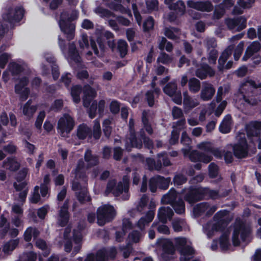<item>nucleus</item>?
Here are the masks:
<instances>
[{
    "label": "nucleus",
    "mask_w": 261,
    "mask_h": 261,
    "mask_svg": "<svg viewBox=\"0 0 261 261\" xmlns=\"http://www.w3.org/2000/svg\"><path fill=\"white\" fill-rule=\"evenodd\" d=\"M260 48V43L258 41H254L247 47V49L251 53V54L253 55L254 53L258 52Z\"/></svg>",
    "instance_id": "bf43d9fd"
},
{
    "label": "nucleus",
    "mask_w": 261,
    "mask_h": 261,
    "mask_svg": "<svg viewBox=\"0 0 261 261\" xmlns=\"http://www.w3.org/2000/svg\"><path fill=\"white\" fill-rule=\"evenodd\" d=\"M250 233V229L245 224L240 221L236 223L233 226V230L232 236V242L234 246H239L241 242L239 236L243 242H245Z\"/></svg>",
    "instance_id": "39448f33"
},
{
    "label": "nucleus",
    "mask_w": 261,
    "mask_h": 261,
    "mask_svg": "<svg viewBox=\"0 0 261 261\" xmlns=\"http://www.w3.org/2000/svg\"><path fill=\"white\" fill-rule=\"evenodd\" d=\"M83 91L84 95L92 98H94L97 95V92L95 89L88 84L84 86Z\"/></svg>",
    "instance_id": "49530a36"
},
{
    "label": "nucleus",
    "mask_w": 261,
    "mask_h": 261,
    "mask_svg": "<svg viewBox=\"0 0 261 261\" xmlns=\"http://www.w3.org/2000/svg\"><path fill=\"white\" fill-rule=\"evenodd\" d=\"M5 11L2 14L3 19L11 24L20 21L24 14L22 6H17L14 9L11 6L7 7Z\"/></svg>",
    "instance_id": "423d86ee"
},
{
    "label": "nucleus",
    "mask_w": 261,
    "mask_h": 261,
    "mask_svg": "<svg viewBox=\"0 0 261 261\" xmlns=\"http://www.w3.org/2000/svg\"><path fill=\"white\" fill-rule=\"evenodd\" d=\"M210 204L207 202H203L196 205L193 208V212L195 215L199 217L202 216L209 208Z\"/></svg>",
    "instance_id": "c9c22d12"
},
{
    "label": "nucleus",
    "mask_w": 261,
    "mask_h": 261,
    "mask_svg": "<svg viewBox=\"0 0 261 261\" xmlns=\"http://www.w3.org/2000/svg\"><path fill=\"white\" fill-rule=\"evenodd\" d=\"M68 209L69 200L66 199L58 212V223L61 227L66 226L69 222L70 214Z\"/></svg>",
    "instance_id": "9d476101"
},
{
    "label": "nucleus",
    "mask_w": 261,
    "mask_h": 261,
    "mask_svg": "<svg viewBox=\"0 0 261 261\" xmlns=\"http://www.w3.org/2000/svg\"><path fill=\"white\" fill-rule=\"evenodd\" d=\"M215 221L217 222L213 225L212 229L216 231H224L229 222L227 219H220Z\"/></svg>",
    "instance_id": "e433bc0d"
},
{
    "label": "nucleus",
    "mask_w": 261,
    "mask_h": 261,
    "mask_svg": "<svg viewBox=\"0 0 261 261\" xmlns=\"http://www.w3.org/2000/svg\"><path fill=\"white\" fill-rule=\"evenodd\" d=\"M245 129L248 138L259 137L261 134V121H250L246 125Z\"/></svg>",
    "instance_id": "f8f14e48"
},
{
    "label": "nucleus",
    "mask_w": 261,
    "mask_h": 261,
    "mask_svg": "<svg viewBox=\"0 0 261 261\" xmlns=\"http://www.w3.org/2000/svg\"><path fill=\"white\" fill-rule=\"evenodd\" d=\"M240 136L238 140V142L235 143L233 147V155L237 159H241L246 158L248 153L249 146L245 134Z\"/></svg>",
    "instance_id": "6e6552de"
},
{
    "label": "nucleus",
    "mask_w": 261,
    "mask_h": 261,
    "mask_svg": "<svg viewBox=\"0 0 261 261\" xmlns=\"http://www.w3.org/2000/svg\"><path fill=\"white\" fill-rule=\"evenodd\" d=\"M128 45L126 41L120 39L118 41L117 49L121 58L125 57L127 53Z\"/></svg>",
    "instance_id": "ea45409f"
},
{
    "label": "nucleus",
    "mask_w": 261,
    "mask_h": 261,
    "mask_svg": "<svg viewBox=\"0 0 261 261\" xmlns=\"http://www.w3.org/2000/svg\"><path fill=\"white\" fill-rule=\"evenodd\" d=\"M243 99L248 105L252 106H256L258 104V100L256 96L251 93H245L243 95Z\"/></svg>",
    "instance_id": "37998d69"
},
{
    "label": "nucleus",
    "mask_w": 261,
    "mask_h": 261,
    "mask_svg": "<svg viewBox=\"0 0 261 261\" xmlns=\"http://www.w3.org/2000/svg\"><path fill=\"white\" fill-rule=\"evenodd\" d=\"M158 246L162 247L163 254L173 255L175 248L172 242L169 239L160 238L157 240Z\"/></svg>",
    "instance_id": "dca6fc26"
},
{
    "label": "nucleus",
    "mask_w": 261,
    "mask_h": 261,
    "mask_svg": "<svg viewBox=\"0 0 261 261\" xmlns=\"http://www.w3.org/2000/svg\"><path fill=\"white\" fill-rule=\"evenodd\" d=\"M218 174V166L214 163H211L208 166V175L211 178H216Z\"/></svg>",
    "instance_id": "4d7b16f0"
},
{
    "label": "nucleus",
    "mask_w": 261,
    "mask_h": 261,
    "mask_svg": "<svg viewBox=\"0 0 261 261\" xmlns=\"http://www.w3.org/2000/svg\"><path fill=\"white\" fill-rule=\"evenodd\" d=\"M145 98L148 105L150 107H152L154 105V95L153 91L150 90L145 93Z\"/></svg>",
    "instance_id": "052dcab7"
},
{
    "label": "nucleus",
    "mask_w": 261,
    "mask_h": 261,
    "mask_svg": "<svg viewBox=\"0 0 261 261\" xmlns=\"http://www.w3.org/2000/svg\"><path fill=\"white\" fill-rule=\"evenodd\" d=\"M108 7L115 11H120L122 13H126L127 10L121 4H116L113 2H112L108 4Z\"/></svg>",
    "instance_id": "5fc2aeb1"
},
{
    "label": "nucleus",
    "mask_w": 261,
    "mask_h": 261,
    "mask_svg": "<svg viewBox=\"0 0 261 261\" xmlns=\"http://www.w3.org/2000/svg\"><path fill=\"white\" fill-rule=\"evenodd\" d=\"M180 129L181 128L179 129L174 128L171 131L170 138L169 140V143L171 145H175L178 143Z\"/></svg>",
    "instance_id": "de8ad7c7"
},
{
    "label": "nucleus",
    "mask_w": 261,
    "mask_h": 261,
    "mask_svg": "<svg viewBox=\"0 0 261 261\" xmlns=\"http://www.w3.org/2000/svg\"><path fill=\"white\" fill-rule=\"evenodd\" d=\"M177 193L176 190L172 188L170 189L168 193L164 195L162 198V202L166 204H170L177 200Z\"/></svg>",
    "instance_id": "cd10ccee"
},
{
    "label": "nucleus",
    "mask_w": 261,
    "mask_h": 261,
    "mask_svg": "<svg viewBox=\"0 0 261 261\" xmlns=\"http://www.w3.org/2000/svg\"><path fill=\"white\" fill-rule=\"evenodd\" d=\"M169 9L175 11L178 15H182L186 11V6L182 1L179 0L169 7Z\"/></svg>",
    "instance_id": "72a5a7b5"
},
{
    "label": "nucleus",
    "mask_w": 261,
    "mask_h": 261,
    "mask_svg": "<svg viewBox=\"0 0 261 261\" xmlns=\"http://www.w3.org/2000/svg\"><path fill=\"white\" fill-rule=\"evenodd\" d=\"M120 102L117 100H112L110 105L111 112L114 115L117 114L120 111Z\"/></svg>",
    "instance_id": "338daca9"
},
{
    "label": "nucleus",
    "mask_w": 261,
    "mask_h": 261,
    "mask_svg": "<svg viewBox=\"0 0 261 261\" xmlns=\"http://www.w3.org/2000/svg\"><path fill=\"white\" fill-rule=\"evenodd\" d=\"M129 142L132 147L137 149L142 148V142L139 139V132L136 133L135 127L129 128Z\"/></svg>",
    "instance_id": "5701e85b"
},
{
    "label": "nucleus",
    "mask_w": 261,
    "mask_h": 261,
    "mask_svg": "<svg viewBox=\"0 0 261 261\" xmlns=\"http://www.w3.org/2000/svg\"><path fill=\"white\" fill-rule=\"evenodd\" d=\"M19 244V239H10L6 242L2 248L3 251L5 254H11L12 252L17 247Z\"/></svg>",
    "instance_id": "b1692460"
},
{
    "label": "nucleus",
    "mask_w": 261,
    "mask_h": 261,
    "mask_svg": "<svg viewBox=\"0 0 261 261\" xmlns=\"http://www.w3.org/2000/svg\"><path fill=\"white\" fill-rule=\"evenodd\" d=\"M129 188V176L127 175H124L122 177V181H119L118 183V191L121 189L122 193L124 194L123 195V199L126 200L129 199V194H128Z\"/></svg>",
    "instance_id": "aec40b11"
},
{
    "label": "nucleus",
    "mask_w": 261,
    "mask_h": 261,
    "mask_svg": "<svg viewBox=\"0 0 261 261\" xmlns=\"http://www.w3.org/2000/svg\"><path fill=\"white\" fill-rule=\"evenodd\" d=\"M158 180L159 189L166 190L168 188L169 181L167 178H165L163 176L158 175Z\"/></svg>",
    "instance_id": "680f3d73"
},
{
    "label": "nucleus",
    "mask_w": 261,
    "mask_h": 261,
    "mask_svg": "<svg viewBox=\"0 0 261 261\" xmlns=\"http://www.w3.org/2000/svg\"><path fill=\"white\" fill-rule=\"evenodd\" d=\"M183 105L184 109L187 111L191 110L199 105L197 100L192 99L188 94L187 91L183 93Z\"/></svg>",
    "instance_id": "a878e982"
},
{
    "label": "nucleus",
    "mask_w": 261,
    "mask_h": 261,
    "mask_svg": "<svg viewBox=\"0 0 261 261\" xmlns=\"http://www.w3.org/2000/svg\"><path fill=\"white\" fill-rule=\"evenodd\" d=\"M83 88L80 85H76L73 86L71 88V96L72 98L73 101L75 103H79L81 101L80 94L82 93Z\"/></svg>",
    "instance_id": "7c9ffc66"
},
{
    "label": "nucleus",
    "mask_w": 261,
    "mask_h": 261,
    "mask_svg": "<svg viewBox=\"0 0 261 261\" xmlns=\"http://www.w3.org/2000/svg\"><path fill=\"white\" fill-rule=\"evenodd\" d=\"M158 175L151 177L148 181L149 189L152 193H155L158 188H159L158 184Z\"/></svg>",
    "instance_id": "3c124183"
},
{
    "label": "nucleus",
    "mask_w": 261,
    "mask_h": 261,
    "mask_svg": "<svg viewBox=\"0 0 261 261\" xmlns=\"http://www.w3.org/2000/svg\"><path fill=\"white\" fill-rule=\"evenodd\" d=\"M29 83V78L27 76H23L19 79L18 83L14 86V91L16 94L20 93V91L28 85Z\"/></svg>",
    "instance_id": "58836bf2"
},
{
    "label": "nucleus",
    "mask_w": 261,
    "mask_h": 261,
    "mask_svg": "<svg viewBox=\"0 0 261 261\" xmlns=\"http://www.w3.org/2000/svg\"><path fill=\"white\" fill-rule=\"evenodd\" d=\"M242 17L234 19H228L226 20V24L230 29H234L241 23Z\"/></svg>",
    "instance_id": "e2e57ef3"
},
{
    "label": "nucleus",
    "mask_w": 261,
    "mask_h": 261,
    "mask_svg": "<svg viewBox=\"0 0 261 261\" xmlns=\"http://www.w3.org/2000/svg\"><path fill=\"white\" fill-rule=\"evenodd\" d=\"M203 200L211 199L213 200L220 198L219 191L211 190L207 187H203Z\"/></svg>",
    "instance_id": "2f4dec72"
},
{
    "label": "nucleus",
    "mask_w": 261,
    "mask_h": 261,
    "mask_svg": "<svg viewBox=\"0 0 261 261\" xmlns=\"http://www.w3.org/2000/svg\"><path fill=\"white\" fill-rule=\"evenodd\" d=\"M28 172V169L27 168H23L19 171L15 176V179L17 181L20 182L23 181L25 178Z\"/></svg>",
    "instance_id": "774afa93"
},
{
    "label": "nucleus",
    "mask_w": 261,
    "mask_h": 261,
    "mask_svg": "<svg viewBox=\"0 0 261 261\" xmlns=\"http://www.w3.org/2000/svg\"><path fill=\"white\" fill-rule=\"evenodd\" d=\"M45 117V113L44 111H40L36 118V121L35 122V127L38 129H40L41 128L42 124L43 122L44 119Z\"/></svg>",
    "instance_id": "69168bd1"
},
{
    "label": "nucleus",
    "mask_w": 261,
    "mask_h": 261,
    "mask_svg": "<svg viewBox=\"0 0 261 261\" xmlns=\"http://www.w3.org/2000/svg\"><path fill=\"white\" fill-rule=\"evenodd\" d=\"M101 135V131L100 123L98 121H95L93 126V138L95 140H98L100 138Z\"/></svg>",
    "instance_id": "13d9d810"
},
{
    "label": "nucleus",
    "mask_w": 261,
    "mask_h": 261,
    "mask_svg": "<svg viewBox=\"0 0 261 261\" xmlns=\"http://www.w3.org/2000/svg\"><path fill=\"white\" fill-rule=\"evenodd\" d=\"M75 125L73 118L68 114H65L58 122L57 129L63 137L68 135L72 130Z\"/></svg>",
    "instance_id": "0eeeda50"
},
{
    "label": "nucleus",
    "mask_w": 261,
    "mask_h": 261,
    "mask_svg": "<svg viewBox=\"0 0 261 261\" xmlns=\"http://www.w3.org/2000/svg\"><path fill=\"white\" fill-rule=\"evenodd\" d=\"M94 12L101 17H109L114 16V14L111 11L101 6H97L94 10Z\"/></svg>",
    "instance_id": "c03bdc74"
},
{
    "label": "nucleus",
    "mask_w": 261,
    "mask_h": 261,
    "mask_svg": "<svg viewBox=\"0 0 261 261\" xmlns=\"http://www.w3.org/2000/svg\"><path fill=\"white\" fill-rule=\"evenodd\" d=\"M84 160L87 163V168H90L97 165L99 159L97 155L92 154V150L88 149L84 153Z\"/></svg>",
    "instance_id": "a211bd4d"
},
{
    "label": "nucleus",
    "mask_w": 261,
    "mask_h": 261,
    "mask_svg": "<svg viewBox=\"0 0 261 261\" xmlns=\"http://www.w3.org/2000/svg\"><path fill=\"white\" fill-rule=\"evenodd\" d=\"M184 200L191 205L203 200V187L190 186L182 190Z\"/></svg>",
    "instance_id": "20e7f679"
},
{
    "label": "nucleus",
    "mask_w": 261,
    "mask_h": 261,
    "mask_svg": "<svg viewBox=\"0 0 261 261\" xmlns=\"http://www.w3.org/2000/svg\"><path fill=\"white\" fill-rule=\"evenodd\" d=\"M215 74L214 70L206 63L201 64L195 70V75L200 80L205 79L207 76L212 77Z\"/></svg>",
    "instance_id": "4468645a"
},
{
    "label": "nucleus",
    "mask_w": 261,
    "mask_h": 261,
    "mask_svg": "<svg viewBox=\"0 0 261 261\" xmlns=\"http://www.w3.org/2000/svg\"><path fill=\"white\" fill-rule=\"evenodd\" d=\"M10 71L12 75H18L23 71V68L20 64L16 62H11L8 66Z\"/></svg>",
    "instance_id": "a19ab883"
},
{
    "label": "nucleus",
    "mask_w": 261,
    "mask_h": 261,
    "mask_svg": "<svg viewBox=\"0 0 261 261\" xmlns=\"http://www.w3.org/2000/svg\"><path fill=\"white\" fill-rule=\"evenodd\" d=\"M97 102L96 100H93L91 105H90L88 109L89 117L91 119L94 118L97 114Z\"/></svg>",
    "instance_id": "6e6d98bb"
},
{
    "label": "nucleus",
    "mask_w": 261,
    "mask_h": 261,
    "mask_svg": "<svg viewBox=\"0 0 261 261\" xmlns=\"http://www.w3.org/2000/svg\"><path fill=\"white\" fill-rule=\"evenodd\" d=\"M219 244L222 250H227L230 245L229 236L227 232H223L219 238Z\"/></svg>",
    "instance_id": "79ce46f5"
},
{
    "label": "nucleus",
    "mask_w": 261,
    "mask_h": 261,
    "mask_svg": "<svg viewBox=\"0 0 261 261\" xmlns=\"http://www.w3.org/2000/svg\"><path fill=\"white\" fill-rule=\"evenodd\" d=\"M164 92L172 98V101L176 104L180 105L182 103L181 91L178 90L177 85L175 81L168 83L163 88Z\"/></svg>",
    "instance_id": "1a4fd4ad"
},
{
    "label": "nucleus",
    "mask_w": 261,
    "mask_h": 261,
    "mask_svg": "<svg viewBox=\"0 0 261 261\" xmlns=\"http://www.w3.org/2000/svg\"><path fill=\"white\" fill-rule=\"evenodd\" d=\"M174 212L179 215L185 214V203L184 200L180 198H178L177 200L172 202L170 204Z\"/></svg>",
    "instance_id": "c756f323"
},
{
    "label": "nucleus",
    "mask_w": 261,
    "mask_h": 261,
    "mask_svg": "<svg viewBox=\"0 0 261 261\" xmlns=\"http://www.w3.org/2000/svg\"><path fill=\"white\" fill-rule=\"evenodd\" d=\"M68 56L71 60L75 63L80 62L81 57L76 49L75 44L72 42L68 46Z\"/></svg>",
    "instance_id": "c85d7f7f"
},
{
    "label": "nucleus",
    "mask_w": 261,
    "mask_h": 261,
    "mask_svg": "<svg viewBox=\"0 0 261 261\" xmlns=\"http://www.w3.org/2000/svg\"><path fill=\"white\" fill-rule=\"evenodd\" d=\"M189 89L192 93H197L200 89V82L195 77H192L189 80Z\"/></svg>",
    "instance_id": "4c0bfd02"
},
{
    "label": "nucleus",
    "mask_w": 261,
    "mask_h": 261,
    "mask_svg": "<svg viewBox=\"0 0 261 261\" xmlns=\"http://www.w3.org/2000/svg\"><path fill=\"white\" fill-rule=\"evenodd\" d=\"M142 142V148L144 145V148L150 150L152 153V149L154 148V144L152 139L146 135L143 128H141L139 131V139Z\"/></svg>",
    "instance_id": "f3484780"
},
{
    "label": "nucleus",
    "mask_w": 261,
    "mask_h": 261,
    "mask_svg": "<svg viewBox=\"0 0 261 261\" xmlns=\"http://www.w3.org/2000/svg\"><path fill=\"white\" fill-rule=\"evenodd\" d=\"M187 155H188L190 160L192 162H202L207 164L213 159L211 155L206 154L197 150H191Z\"/></svg>",
    "instance_id": "ddd939ff"
},
{
    "label": "nucleus",
    "mask_w": 261,
    "mask_h": 261,
    "mask_svg": "<svg viewBox=\"0 0 261 261\" xmlns=\"http://www.w3.org/2000/svg\"><path fill=\"white\" fill-rule=\"evenodd\" d=\"M180 142L185 146L182 148L181 151L185 155H187L192 148V140L186 131H184L182 133Z\"/></svg>",
    "instance_id": "6ab92c4d"
},
{
    "label": "nucleus",
    "mask_w": 261,
    "mask_h": 261,
    "mask_svg": "<svg viewBox=\"0 0 261 261\" xmlns=\"http://www.w3.org/2000/svg\"><path fill=\"white\" fill-rule=\"evenodd\" d=\"M215 93V89L213 86L206 82L203 83L200 92L201 99L203 101L211 100Z\"/></svg>",
    "instance_id": "2eb2a0df"
},
{
    "label": "nucleus",
    "mask_w": 261,
    "mask_h": 261,
    "mask_svg": "<svg viewBox=\"0 0 261 261\" xmlns=\"http://www.w3.org/2000/svg\"><path fill=\"white\" fill-rule=\"evenodd\" d=\"M187 4L188 7L201 12H210L213 9V4L210 1H194L189 0Z\"/></svg>",
    "instance_id": "9b49d317"
},
{
    "label": "nucleus",
    "mask_w": 261,
    "mask_h": 261,
    "mask_svg": "<svg viewBox=\"0 0 261 261\" xmlns=\"http://www.w3.org/2000/svg\"><path fill=\"white\" fill-rule=\"evenodd\" d=\"M63 106V100L62 99H57L52 103L50 107V110L55 112H58L62 109Z\"/></svg>",
    "instance_id": "864d4df0"
},
{
    "label": "nucleus",
    "mask_w": 261,
    "mask_h": 261,
    "mask_svg": "<svg viewBox=\"0 0 261 261\" xmlns=\"http://www.w3.org/2000/svg\"><path fill=\"white\" fill-rule=\"evenodd\" d=\"M111 122L109 119H105L102 122L103 132L105 136L109 138L111 134L112 128L111 126Z\"/></svg>",
    "instance_id": "603ef678"
},
{
    "label": "nucleus",
    "mask_w": 261,
    "mask_h": 261,
    "mask_svg": "<svg viewBox=\"0 0 261 261\" xmlns=\"http://www.w3.org/2000/svg\"><path fill=\"white\" fill-rule=\"evenodd\" d=\"M117 254L115 246L102 247L97 251L95 255L90 253L87 255L84 261H108L115 259Z\"/></svg>",
    "instance_id": "f03ea898"
},
{
    "label": "nucleus",
    "mask_w": 261,
    "mask_h": 261,
    "mask_svg": "<svg viewBox=\"0 0 261 261\" xmlns=\"http://www.w3.org/2000/svg\"><path fill=\"white\" fill-rule=\"evenodd\" d=\"M78 18V13L76 11H72L69 13L63 11L60 15L59 20V25L61 31L65 35L66 38L69 41L73 39L75 29V24L73 21Z\"/></svg>",
    "instance_id": "f257e3e1"
},
{
    "label": "nucleus",
    "mask_w": 261,
    "mask_h": 261,
    "mask_svg": "<svg viewBox=\"0 0 261 261\" xmlns=\"http://www.w3.org/2000/svg\"><path fill=\"white\" fill-rule=\"evenodd\" d=\"M167 211H171V208L169 207H161L159 208L158 213V218L161 222L165 223L167 221Z\"/></svg>",
    "instance_id": "8fccbe9b"
},
{
    "label": "nucleus",
    "mask_w": 261,
    "mask_h": 261,
    "mask_svg": "<svg viewBox=\"0 0 261 261\" xmlns=\"http://www.w3.org/2000/svg\"><path fill=\"white\" fill-rule=\"evenodd\" d=\"M154 19L152 16H148L144 21L143 24V31L145 32H148L153 29Z\"/></svg>",
    "instance_id": "09e8293b"
},
{
    "label": "nucleus",
    "mask_w": 261,
    "mask_h": 261,
    "mask_svg": "<svg viewBox=\"0 0 261 261\" xmlns=\"http://www.w3.org/2000/svg\"><path fill=\"white\" fill-rule=\"evenodd\" d=\"M40 234L39 230L35 227H28L24 232L23 239L26 242H30L32 237L36 239Z\"/></svg>",
    "instance_id": "bb28decb"
},
{
    "label": "nucleus",
    "mask_w": 261,
    "mask_h": 261,
    "mask_svg": "<svg viewBox=\"0 0 261 261\" xmlns=\"http://www.w3.org/2000/svg\"><path fill=\"white\" fill-rule=\"evenodd\" d=\"M76 136L79 140H84L88 136L91 137L92 130L86 124H81L77 126Z\"/></svg>",
    "instance_id": "4be33fe9"
},
{
    "label": "nucleus",
    "mask_w": 261,
    "mask_h": 261,
    "mask_svg": "<svg viewBox=\"0 0 261 261\" xmlns=\"http://www.w3.org/2000/svg\"><path fill=\"white\" fill-rule=\"evenodd\" d=\"M187 181V178L182 174L176 175L173 178V182L175 185L181 186L186 183Z\"/></svg>",
    "instance_id": "0e129e2a"
},
{
    "label": "nucleus",
    "mask_w": 261,
    "mask_h": 261,
    "mask_svg": "<svg viewBox=\"0 0 261 261\" xmlns=\"http://www.w3.org/2000/svg\"><path fill=\"white\" fill-rule=\"evenodd\" d=\"M141 121L144 131L145 130L149 135H152L153 133V130L149 121L147 114L145 111L142 112Z\"/></svg>",
    "instance_id": "473e14b6"
},
{
    "label": "nucleus",
    "mask_w": 261,
    "mask_h": 261,
    "mask_svg": "<svg viewBox=\"0 0 261 261\" xmlns=\"http://www.w3.org/2000/svg\"><path fill=\"white\" fill-rule=\"evenodd\" d=\"M118 184L117 185V181L116 179L110 180L106 187L105 193L108 195L110 193H112L115 197H118L122 194V192L121 189H119L118 191Z\"/></svg>",
    "instance_id": "393cba45"
},
{
    "label": "nucleus",
    "mask_w": 261,
    "mask_h": 261,
    "mask_svg": "<svg viewBox=\"0 0 261 261\" xmlns=\"http://www.w3.org/2000/svg\"><path fill=\"white\" fill-rule=\"evenodd\" d=\"M76 197L78 201L82 204L91 200L90 196H87V191L86 190H81L76 193Z\"/></svg>",
    "instance_id": "a18cd8bd"
},
{
    "label": "nucleus",
    "mask_w": 261,
    "mask_h": 261,
    "mask_svg": "<svg viewBox=\"0 0 261 261\" xmlns=\"http://www.w3.org/2000/svg\"><path fill=\"white\" fill-rule=\"evenodd\" d=\"M116 215V211L113 206L104 204L99 207L96 211L97 223L99 226H103L112 222Z\"/></svg>",
    "instance_id": "7ed1b4c3"
},
{
    "label": "nucleus",
    "mask_w": 261,
    "mask_h": 261,
    "mask_svg": "<svg viewBox=\"0 0 261 261\" xmlns=\"http://www.w3.org/2000/svg\"><path fill=\"white\" fill-rule=\"evenodd\" d=\"M3 167L11 171H16L20 167V164L16 160L15 157L9 156L3 163Z\"/></svg>",
    "instance_id": "412c9836"
},
{
    "label": "nucleus",
    "mask_w": 261,
    "mask_h": 261,
    "mask_svg": "<svg viewBox=\"0 0 261 261\" xmlns=\"http://www.w3.org/2000/svg\"><path fill=\"white\" fill-rule=\"evenodd\" d=\"M231 53L232 50L230 48L225 49L222 53L218 59L219 70H222L224 68V65L229 57L231 55Z\"/></svg>",
    "instance_id": "f704fd0d"
}]
</instances>
